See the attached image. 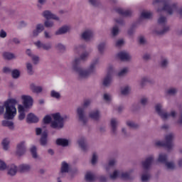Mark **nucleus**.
<instances>
[{"label":"nucleus","mask_w":182,"mask_h":182,"mask_svg":"<svg viewBox=\"0 0 182 182\" xmlns=\"http://www.w3.org/2000/svg\"><path fill=\"white\" fill-rule=\"evenodd\" d=\"M92 50V49H90L88 50L83 51L80 55V58H75L73 63V70L77 73L79 77L81 79H83V77H87L88 76H90V75L95 73L96 70V65L99 63V58H96L92 61L87 70H85L79 66L82 62H86L89 59V56H90Z\"/></svg>","instance_id":"1"},{"label":"nucleus","mask_w":182,"mask_h":182,"mask_svg":"<svg viewBox=\"0 0 182 182\" xmlns=\"http://www.w3.org/2000/svg\"><path fill=\"white\" fill-rule=\"evenodd\" d=\"M52 117L53 121H52ZM43 123L44 124H50V127L52 129H55V130H60V129H63V117L60 116V113L57 112L50 115H46L43 119Z\"/></svg>","instance_id":"2"},{"label":"nucleus","mask_w":182,"mask_h":182,"mask_svg":"<svg viewBox=\"0 0 182 182\" xmlns=\"http://www.w3.org/2000/svg\"><path fill=\"white\" fill-rule=\"evenodd\" d=\"M152 5L156 8L158 12L165 11V12H167L169 15H173L174 11L177 9L176 3L170 5L167 0H154Z\"/></svg>","instance_id":"3"},{"label":"nucleus","mask_w":182,"mask_h":182,"mask_svg":"<svg viewBox=\"0 0 182 182\" xmlns=\"http://www.w3.org/2000/svg\"><path fill=\"white\" fill-rule=\"evenodd\" d=\"M16 105H18V100L14 98H9L4 102L6 108L4 118L6 120H12L16 116Z\"/></svg>","instance_id":"4"},{"label":"nucleus","mask_w":182,"mask_h":182,"mask_svg":"<svg viewBox=\"0 0 182 182\" xmlns=\"http://www.w3.org/2000/svg\"><path fill=\"white\" fill-rule=\"evenodd\" d=\"M90 103H92L91 100H84L83 104L82 105L81 107H79L77 109V116L78 117V120L80 123H82V124L85 125L86 123L88 122L87 116L86 115V109L87 107H89L90 106Z\"/></svg>","instance_id":"5"},{"label":"nucleus","mask_w":182,"mask_h":182,"mask_svg":"<svg viewBox=\"0 0 182 182\" xmlns=\"http://www.w3.org/2000/svg\"><path fill=\"white\" fill-rule=\"evenodd\" d=\"M154 161V157L153 156H148L144 161H142V167L144 168V173L141 175V180L142 182H147L150 180V173L149 170H150V167H151V164Z\"/></svg>","instance_id":"6"},{"label":"nucleus","mask_w":182,"mask_h":182,"mask_svg":"<svg viewBox=\"0 0 182 182\" xmlns=\"http://www.w3.org/2000/svg\"><path fill=\"white\" fill-rule=\"evenodd\" d=\"M155 110L162 120H167L168 117H173V119H174L177 116V112L174 110L171 111L170 113L167 112L166 109H163L161 104H156Z\"/></svg>","instance_id":"7"},{"label":"nucleus","mask_w":182,"mask_h":182,"mask_svg":"<svg viewBox=\"0 0 182 182\" xmlns=\"http://www.w3.org/2000/svg\"><path fill=\"white\" fill-rule=\"evenodd\" d=\"M173 140H174V134L170 133L165 136V141H158L155 144L159 147H166L168 150H171L174 146Z\"/></svg>","instance_id":"8"},{"label":"nucleus","mask_w":182,"mask_h":182,"mask_svg":"<svg viewBox=\"0 0 182 182\" xmlns=\"http://www.w3.org/2000/svg\"><path fill=\"white\" fill-rule=\"evenodd\" d=\"M111 180H116L117 177L122 178V180H132L133 176H132V172H122L121 171L115 170L114 172L109 175Z\"/></svg>","instance_id":"9"},{"label":"nucleus","mask_w":182,"mask_h":182,"mask_svg":"<svg viewBox=\"0 0 182 182\" xmlns=\"http://www.w3.org/2000/svg\"><path fill=\"white\" fill-rule=\"evenodd\" d=\"M21 99L25 109H31L33 106V98L31 95H22Z\"/></svg>","instance_id":"10"},{"label":"nucleus","mask_w":182,"mask_h":182,"mask_svg":"<svg viewBox=\"0 0 182 182\" xmlns=\"http://www.w3.org/2000/svg\"><path fill=\"white\" fill-rule=\"evenodd\" d=\"M93 36H95L93 31L91 29H87L82 33L81 39H83L85 42H89V41H92V39H93Z\"/></svg>","instance_id":"11"},{"label":"nucleus","mask_w":182,"mask_h":182,"mask_svg":"<svg viewBox=\"0 0 182 182\" xmlns=\"http://www.w3.org/2000/svg\"><path fill=\"white\" fill-rule=\"evenodd\" d=\"M78 146L82 151H87L89 150V144H87V140L85 137L82 136L77 140Z\"/></svg>","instance_id":"12"},{"label":"nucleus","mask_w":182,"mask_h":182,"mask_svg":"<svg viewBox=\"0 0 182 182\" xmlns=\"http://www.w3.org/2000/svg\"><path fill=\"white\" fill-rule=\"evenodd\" d=\"M35 46L38 48V49H43V50H50L52 49V43H41V41H38L34 43Z\"/></svg>","instance_id":"13"},{"label":"nucleus","mask_w":182,"mask_h":182,"mask_svg":"<svg viewBox=\"0 0 182 182\" xmlns=\"http://www.w3.org/2000/svg\"><path fill=\"white\" fill-rule=\"evenodd\" d=\"M25 141H22L17 144L16 147V154L21 157V156H23L25 153H26V146H25Z\"/></svg>","instance_id":"14"},{"label":"nucleus","mask_w":182,"mask_h":182,"mask_svg":"<svg viewBox=\"0 0 182 182\" xmlns=\"http://www.w3.org/2000/svg\"><path fill=\"white\" fill-rule=\"evenodd\" d=\"M43 18H45L47 20L49 19H53L54 21H57L59 22L60 21V18L56 16L55 14H53L49 10H46L43 12L42 14Z\"/></svg>","instance_id":"15"},{"label":"nucleus","mask_w":182,"mask_h":182,"mask_svg":"<svg viewBox=\"0 0 182 182\" xmlns=\"http://www.w3.org/2000/svg\"><path fill=\"white\" fill-rule=\"evenodd\" d=\"M67 173H69V164L66 163V161H63L61 164L59 176L60 177H65Z\"/></svg>","instance_id":"16"},{"label":"nucleus","mask_w":182,"mask_h":182,"mask_svg":"<svg viewBox=\"0 0 182 182\" xmlns=\"http://www.w3.org/2000/svg\"><path fill=\"white\" fill-rule=\"evenodd\" d=\"M117 58L120 59V60H122V62H127L132 59V56H130V54L126 51H121L117 54Z\"/></svg>","instance_id":"17"},{"label":"nucleus","mask_w":182,"mask_h":182,"mask_svg":"<svg viewBox=\"0 0 182 182\" xmlns=\"http://www.w3.org/2000/svg\"><path fill=\"white\" fill-rule=\"evenodd\" d=\"M26 122L28 124L38 123L39 117H38L36 115H35V114L31 112L27 114Z\"/></svg>","instance_id":"18"},{"label":"nucleus","mask_w":182,"mask_h":182,"mask_svg":"<svg viewBox=\"0 0 182 182\" xmlns=\"http://www.w3.org/2000/svg\"><path fill=\"white\" fill-rule=\"evenodd\" d=\"M112 80L113 77H112V74L110 73L109 71L102 81L103 86H105V87H109V86L112 85Z\"/></svg>","instance_id":"19"},{"label":"nucleus","mask_w":182,"mask_h":182,"mask_svg":"<svg viewBox=\"0 0 182 182\" xmlns=\"http://www.w3.org/2000/svg\"><path fill=\"white\" fill-rule=\"evenodd\" d=\"M116 12H117V14H119V15H121V16H132V14H133V11H132V10H124L123 9L121 8H118L116 10Z\"/></svg>","instance_id":"20"},{"label":"nucleus","mask_w":182,"mask_h":182,"mask_svg":"<svg viewBox=\"0 0 182 182\" xmlns=\"http://www.w3.org/2000/svg\"><path fill=\"white\" fill-rule=\"evenodd\" d=\"M117 126H119V122L117 119L113 118L111 119V132L113 134H117Z\"/></svg>","instance_id":"21"},{"label":"nucleus","mask_w":182,"mask_h":182,"mask_svg":"<svg viewBox=\"0 0 182 182\" xmlns=\"http://www.w3.org/2000/svg\"><path fill=\"white\" fill-rule=\"evenodd\" d=\"M40 144L41 146H46L48 144V131L47 129L44 130L41 134L40 139Z\"/></svg>","instance_id":"22"},{"label":"nucleus","mask_w":182,"mask_h":182,"mask_svg":"<svg viewBox=\"0 0 182 182\" xmlns=\"http://www.w3.org/2000/svg\"><path fill=\"white\" fill-rule=\"evenodd\" d=\"M57 146H61V147H68L69 146V140L63 138H58L55 141Z\"/></svg>","instance_id":"23"},{"label":"nucleus","mask_w":182,"mask_h":182,"mask_svg":"<svg viewBox=\"0 0 182 182\" xmlns=\"http://www.w3.org/2000/svg\"><path fill=\"white\" fill-rule=\"evenodd\" d=\"M31 171V165L26 164H22L18 166V171L20 173H28Z\"/></svg>","instance_id":"24"},{"label":"nucleus","mask_w":182,"mask_h":182,"mask_svg":"<svg viewBox=\"0 0 182 182\" xmlns=\"http://www.w3.org/2000/svg\"><path fill=\"white\" fill-rule=\"evenodd\" d=\"M30 89L33 92V93H41L43 88L41 86H36L34 83H31L30 85Z\"/></svg>","instance_id":"25"},{"label":"nucleus","mask_w":182,"mask_h":182,"mask_svg":"<svg viewBox=\"0 0 182 182\" xmlns=\"http://www.w3.org/2000/svg\"><path fill=\"white\" fill-rule=\"evenodd\" d=\"M18 167L14 164H12L11 167L9 168L7 174H9V176H11V177H14V176L16 175Z\"/></svg>","instance_id":"26"},{"label":"nucleus","mask_w":182,"mask_h":182,"mask_svg":"<svg viewBox=\"0 0 182 182\" xmlns=\"http://www.w3.org/2000/svg\"><path fill=\"white\" fill-rule=\"evenodd\" d=\"M89 116L92 120H99L100 119V112L99 110L92 111Z\"/></svg>","instance_id":"27"},{"label":"nucleus","mask_w":182,"mask_h":182,"mask_svg":"<svg viewBox=\"0 0 182 182\" xmlns=\"http://www.w3.org/2000/svg\"><path fill=\"white\" fill-rule=\"evenodd\" d=\"M85 180L88 182H93L95 180H96V176L92 172L88 171L85 174Z\"/></svg>","instance_id":"28"},{"label":"nucleus","mask_w":182,"mask_h":182,"mask_svg":"<svg viewBox=\"0 0 182 182\" xmlns=\"http://www.w3.org/2000/svg\"><path fill=\"white\" fill-rule=\"evenodd\" d=\"M3 58L6 60H12V59H16L15 54L9 52L3 53Z\"/></svg>","instance_id":"29"},{"label":"nucleus","mask_w":182,"mask_h":182,"mask_svg":"<svg viewBox=\"0 0 182 182\" xmlns=\"http://www.w3.org/2000/svg\"><path fill=\"white\" fill-rule=\"evenodd\" d=\"M26 66L28 75L32 76L35 73L33 65L31 63H26Z\"/></svg>","instance_id":"30"},{"label":"nucleus","mask_w":182,"mask_h":182,"mask_svg":"<svg viewBox=\"0 0 182 182\" xmlns=\"http://www.w3.org/2000/svg\"><path fill=\"white\" fill-rule=\"evenodd\" d=\"M68 29H69V27L63 26L55 32V35L56 36H58L59 35H64V33H66V32H68Z\"/></svg>","instance_id":"31"},{"label":"nucleus","mask_w":182,"mask_h":182,"mask_svg":"<svg viewBox=\"0 0 182 182\" xmlns=\"http://www.w3.org/2000/svg\"><path fill=\"white\" fill-rule=\"evenodd\" d=\"M55 49L58 50L60 53H64L66 52V46L61 43H58L55 46Z\"/></svg>","instance_id":"32"},{"label":"nucleus","mask_w":182,"mask_h":182,"mask_svg":"<svg viewBox=\"0 0 182 182\" xmlns=\"http://www.w3.org/2000/svg\"><path fill=\"white\" fill-rule=\"evenodd\" d=\"M50 97H53V99H56V100H60V97H62L60 92H57L55 90L50 91Z\"/></svg>","instance_id":"33"},{"label":"nucleus","mask_w":182,"mask_h":182,"mask_svg":"<svg viewBox=\"0 0 182 182\" xmlns=\"http://www.w3.org/2000/svg\"><path fill=\"white\" fill-rule=\"evenodd\" d=\"M11 141H9V138H4L1 141V145L3 146L4 150L6 151L9 149V144Z\"/></svg>","instance_id":"34"},{"label":"nucleus","mask_w":182,"mask_h":182,"mask_svg":"<svg viewBox=\"0 0 182 182\" xmlns=\"http://www.w3.org/2000/svg\"><path fill=\"white\" fill-rule=\"evenodd\" d=\"M158 161L162 163V164H165L167 162V155L166 154H160Z\"/></svg>","instance_id":"35"},{"label":"nucleus","mask_w":182,"mask_h":182,"mask_svg":"<svg viewBox=\"0 0 182 182\" xmlns=\"http://www.w3.org/2000/svg\"><path fill=\"white\" fill-rule=\"evenodd\" d=\"M116 163L117 161L115 159L109 160L108 164L105 167L107 171H109L111 168H113L114 166H116Z\"/></svg>","instance_id":"36"},{"label":"nucleus","mask_w":182,"mask_h":182,"mask_svg":"<svg viewBox=\"0 0 182 182\" xmlns=\"http://www.w3.org/2000/svg\"><path fill=\"white\" fill-rule=\"evenodd\" d=\"M2 126L9 127V129H14V122L12 121L4 120L2 122Z\"/></svg>","instance_id":"37"},{"label":"nucleus","mask_w":182,"mask_h":182,"mask_svg":"<svg viewBox=\"0 0 182 182\" xmlns=\"http://www.w3.org/2000/svg\"><path fill=\"white\" fill-rule=\"evenodd\" d=\"M11 76L13 79H19L21 76V71L18 69H14L11 71Z\"/></svg>","instance_id":"38"},{"label":"nucleus","mask_w":182,"mask_h":182,"mask_svg":"<svg viewBox=\"0 0 182 182\" xmlns=\"http://www.w3.org/2000/svg\"><path fill=\"white\" fill-rule=\"evenodd\" d=\"M152 15L153 14H151V12L143 11L141 14V19H150V18H151Z\"/></svg>","instance_id":"39"},{"label":"nucleus","mask_w":182,"mask_h":182,"mask_svg":"<svg viewBox=\"0 0 182 182\" xmlns=\"http://www.w3.org/2000/svg\"><path fill=\"white\" fill-rule=\"evenodd\" d=\"M106 48V43H101L97 46L98 52L103 55L105 53V48Z\"/></svg>","instance_id":"40"},{"label":"nucleus","mask_w":182,"mask_h":182,"mask_svg":"<svg viewBox=\"0 0 182 182\" xmlns=\"http://www.w3.org/2000/svg\"><path fill=\"white\" fill-rule=\"evenodd\" d=\"M169 30H170V28L168 26H164L162 31L156 30L154 33H156V35H164V33H166V32H168Z\"/></svg>","instance_id":"41"},{"label":"nucleus","mask_w":182,"mask_h":182,"mask_svg":"<svg viewBox=\"0 0 182 182\" xmlns=\"http://www.w3.org/2000/svg\"><path fill=\"white\" fill-rule=\"evenodd\" d=\"M127 126L131 127V129H139V125L136 123H134L133 121H127Z\"/></svg>","instance_id":"42"},{"label":"nucleus","mask_w":182,"mask_h":182,"mask_svg":"<svg viewBox=\"0 0 182 182\" xmlns=\"http://www.w3.org/2000/svg\"><path fill=\"white\" fill-rule=\"evenodd\" d=\"M158 23L159 25H162L163 26H164L166 25V23H167V18L161 16L159 17V18L158 19Z\"/></svg>","instance_id":"43"},{"label":"nucleus","mask_w":182,"mask_h":182,"mask_svg":"<svg viewBox=\"0 0 182 182\" xmlns=\"http://www.w3.org/2000/svg\"><path fill=\"white\" fill-rule=\"evenodd\" d=\"M165 166H166L167 170H174V168H176V164H174L171 161H167L165 164Z\"/></svg>","instance_id":"44"},{"label":"nucleus","mask_w":182,"mask_h":182,"mask_svg":"<svg viewBox=\"0 0 182 182\" xmlns=\"http://www.w3.org/2000/svg\"><path fill=\"white\" fill-rule=\"evenodd\" d=\"M30 151L31 153L33 159H38V152L36 151V146H33L31 148Z\"/></svg>","instance_id":"45"},{"label":"nucleus","mask_w":182,"mask_h":182,"mask_svg":"<svg viewBox=\"0 0 182 182\" xmlns=\"http://www.w3.org/2000/svg\"><path fill=\"white\" fill-rule=\"evenodd\" d=\"M160 65L162 68H167L168 66V60L166 58H162L160 62Z\"/></svg>","instance_id":"46"},{"label":"nucleus","mask_w":182,"mask_h":182,"mask_svg":"<svg viewBox=\"0 0 182 182\" xmlns=\"http://www.w3.org/2000/svg\"><path fill=\"white\" fill-rule=\"evenodd\" d=\"M55 23H53V21H50V20H46L44 22V26L46 28H53Z\"/></svg>","instance_id":"47"},{"label":"nucleus","mask_w":182,"mask_h":182,"mask_svg":"<svg viewBox=\"0 0 182 182\" xmlns=\"http://www.w3.org/2000/svg\"><path fill=\"white\" fill-rule=\"evenodd\" d=\"M167 94L169 95L170 96H173L174 95H176V93H177V88H175V87H171V88H169L168 90H167Z\"/></svg>","instance_id":"48"},{"label":"nucleus","mask_w":182,"mask_h":182,"mask_svg":"<svg viewBox=\"0 0 182 182\" xmlns=\"http://www.w3.org/2000/svg\"><path fill=\"white\" fill-rule=\"evenodd\" d=\"M112 36H117V35H119V27L117 26H114L112 28Z\"/></svg>","instance_id":"49"},{"label":"nucleus","mask_w":182,"mask_h":182,"mask_svg":"<svg viewBox=\"0 0 182 182\" xmlns=\"http://www.w3.org/2000/svg\"><path fill=\"white\" fill-rule=\"evenodd\" d=\"M127 68H124L118 73V76H119V77H122V76H126V75H127Z\"/></svg>","instance_id":"50"},{"label":"nucleus","mask_w":182,"mask_h":182,"mask_svg":"<svg viewBox=\"0 0 182 182\" xmlns=\"http://www.w3.org/2000/svg\"><path fill=\"white\" fill-rule=\"evenodd\" d=\"M129 92H130V87L129 86H126L121 90L122 95L126 96V95H129Z\"/></svg>","instance_id":"51"},{"label":"nucleus","mask_w":182,"mask_h":182,"mask_svg":"<svg viewBox=\"0 0 182 182\" xmlns=\"http://www.w3.org/2000/svg\"><path fill=\"white\" fill-rule=\"evenodd\" d=\"M36 29L38 31H40L41 33L45 31V26L42 23H38L36 25Z\"/></svg>","instance_id":"52"},{"label":"nucleus","mask_w":182,"mask_h":182,"mask_svg":"<svg viewBox=\"0 0 182 182\" xmlns=\"http://www.w3.org/2000/svg\"><path fill=\"white\" fill-rule=\"evenodd\" d=\"M146 82H149V78L147 77H144L140 81H139V85L141 87H143L144 85H146Z\"/></svg>","instance_id":"53"},{"label":"nucleus","mask_w":182,"mask_h":182,"mask_svg":"<svg viewBox=\"0 0 182 182\" xmlns=\"http://www.w3.org/2000/svg\"><path fill=\"white\" fill-rule=\"evenodd\" d=\"M4 170H6V164L4 161L0 160V171H4Z\"/></svg>","instance_id":"54"},{"label":"nucleus","mask_w":182,"mask_h":182,"mask_svg":"<svg viewBox=\"0 0 182 182\" xmlns=\"http://www.w3.org/2000/svg\"><path fill=\"white\" fill-rule=\"evenodd\" d=\"M31 59L33 60V65H38V63H39V56L33 55L31 57Z\"/></svg>","instance_id":"55"},{"label":"nucleus","mask_w":182,"mask_h":182,"mask_svg":"<svg viewBox=\"0 0 182 182\" xmlns=\"http://www.w3.org/2000/svg\"><path fill=\"white\" fill-rule=\"evenodd\" d=\"M130 109L132 112H136V110H139V109H140V105L134 104L131 106Z\"/></svg>","instance_id":"56"},{"label":"nucleus","mask_w":182,"mask_h":182,"mask_svg":"<svg viewBox=\"0 0 182 182\" xmlns=\"http://www.w3.org/2000/svg\"><path fill=\"white\" fill-rule=\"evenodd\" d=\"M97 162V154L96 153H94L92 154L91 163L92 164L95 165Z\"/></svg>","instance_id":"57"},{"label":"nucleus","mask_w":182,"mask_h":182,"mask_svg":"<svg viewBox=\"0 0 182 182\" xmlns=\"http://www.w3.org/2000/svg\"><path fill=\"white\" fill-rule=\"evenodd\" d=\"M76 173H77V169L76 168H75L74 169L71 168L70 167L69 169V175L71 176V177H73V176H75V174H76Z\"/></svg>","instance_id":"58"},{"label":"nucleus","mask_w":182,"mask_h":182,"mask_svg":"<svg viewBox=\"0 0 182 182\" xmlns=\"http://www.w3.org/2000/svg\"><path fill=\"white\" fill-rule=\"evenodd\" d=\"M115 22L120 26H124V21L123 20V18H115Z\"/></svg>","instance_id":"59"},{"label":"nucleus","mask_w":182,"mask_h":182,"mask_svg":"<svg viewBox=\"0 0 182 182\" xmlns=\"http://www.w3.org/2000/svg\"><path fill=\"white\" fill-rule=\"evenodd\" d=\"M78 52H82V50H85L86 49V45L85 44H81L80 46H78L77 48H76Z\"/></svg>","instance_id":"60"},{"label":"nucleus","mask_w":182,"mask_h":182,"mask_svg":"<svg viewBox=\"0 0 182 182\" xmlns=\"http://www.w3.org/2000/svg\"><path fill=\"white\" fill-rule=\"evenodd\" d=\"M7 35L8 34L6 33V31H5V30L4 29L0 30V38H1L2 39H5Z\"/></svg>","instance_id":"61"},{"label":"nucleus","mask_w":182,"mask_h":182,"mask_svg":"<svg viewBox=\"0 0 182 182\" xmlns=\"http://www.w3.org/2000/svg\"><path fill=\"white\" fill-rule=\"evenodd\" d=\"M89 4H90L92 6H99V1L97 0H89Z\"/></svg>","instance_id":"62"},{"label":"nucleus","mask_w":182,"mask_h":182,"mask_svg":"<svg viewBox=\"0 0 182 182\" xmlns=\"http://www.w3.org/2000/svg\"><path fill=\"white\" fill-rule=\"evenodd\" d=\"M104 100H105V102H110V100H112V96L109 94H104Z\"/></svg>","instance_id":"63"},{"label":"nucleus","mask_w":182,"mask_h":182,"mask_svg":"<svg viewBox=\"0 0 182 182\" xmlns=\"http://www.w3.org/2000/svg\"><path fill=\"white\" fill-rule=\"evenodd\" d=\"M18 113H25V106L18 105Z\"/></svg>","instance_id":"64"}]
</instances>
